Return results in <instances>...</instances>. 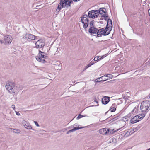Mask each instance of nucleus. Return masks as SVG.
<instances>
[{
  "label": "nucleus",
  "mask_w": 150,
  "mask_h": 150,
  "mask_svg": "<svg viewBox=\"0 0 150 150\" xmlns=\"http://www.w3.org/2000/svg\"><path fill=\"white\" fill-rule=\"evenodd\" d=\"M83 128V127H74V128L73 129L74 131L79 130L80 129H82Z\"/></svg>",
  "instance_id": "nucleus-26"
},
{
  "label": "nucleus",
  "mask_w": 150,
  "mask_h": 150,
  "mask_svg": "<svg viewBox=\"0 0 150 150\" xmlns=\"http://www.w3.org/2000/svg\"><path fill=\"white\" fill-rule=\"evenodd\" d=\"M136 116H137L138 117H138V118L137 119L139 120V121L140 120H142L143 118H142V117H141L139 115H136Z\"/></svg>",
  "instance_id": "nucleus-30"
},
{
  "label": "nucleus",
  "mask_w": 150,
  "mask_h": 150,
  "mask_svg": "<svg viewBox=\"0 0 150 150\" xmlns=\"http://www.w3.org/2000/svg\"><path fill=\"white\" fill-rule=\"evenodd\" d=\"M108 25L106 26L105 29L103 28L98 30L97 34V37H101L102 35L106 36L110 33L111 31L108 30Z\"/></svg>",
  "instance_id": "nucleus-3"
},
{
  "label": "nucleus",
  "mask_w": 150,
  "mask_h": 150,
  "mask_svg": "<svg viewBox=\"0 0 150 150\" xmlns=\"http://www.w3.org/2000/svg\"><path fill=\"white\" fill-rule=\"evenodd\" d=\"M11 129L13 130V132L15 133H19L20 132V130L18 129H13L12 128H11Z\"/></svg>",
  "instance_id": "nucleus-24"
},
{
  "label": "nucleus",
  "mask_w": 150,
  "mask_h": 150,
  "mask_svg": "<svg viewBox=\"0 0 150 150\" xmlns=\"http://www.w3.org/2000/svg\"><path fill=\"white\" fill-rule=\"evenodd\" d=\"M146 150H150V148L149 149H148Z\"/></svg>",
  "instance_id": "nucleus-45"
},
{
  "label": "nucleus",
  "mask_w": 150,
  "mask_h": 150,
  "mask_svg": "<svg viewBox=\"0 0 150 150\" xmlns=\"http://www.w3.org/2000/svg\"><path fill=\"white\" fill-rule=\"evenodd\" d=\"M149 15L150 16V9L148 10Z\"/></svg>",
  "instance_id": "nucleus-40"
},
{
  "label": "nucleus",
  "mask_w": 150,
  "mask_h": 150,
  "mask_svg": "<svg viewBox=\"0 0 150 150\" xmlns=\"http://www.w3.org/2000/svg\"><path fill=\"white\" fill-rule=\"evenodd\" d=\"M12 108L13 109V110H15V105H13L11 106Z\"/></svg>",
  "instance_id": "nucleus-35"
},
{
  "label": "nucleus",
  "mask_w": 150,
  "mask_h": 150,
  "mask_svg": "<svg viewBox=\"0 0 150 150\" xmlns=\"http://www.w3.org/2000/svg\"><path fill=\"white\" fill-rule=\"evenodd\" d=\"M25 128L28 129H32V127L30 124L28 122L25 121L24 125Z\"/></svg>",
  "instance_id": "nucleus-16"
},
{
  "label": "nucleus",
  "mask_w": 150,
  "mask_h": 150,
  "mask_svg": "<svg viewBox=\"0 0 150 150\" xmlns=\"http://www.w3.org/2000/svg\"><path fill=\"white\" fill-rule=\"evenodd\" d=\"M16 114L17 115H20V113L19 112H16Z\"/></svg>",
  "instance_id": "nucleus-38"
},
{
  "label": "nucleus",
  "mask_w": 150,
  "mask_h": 150,
  "mask_svg": "<svg viewBox=\"0 0 150 150\" xmlns=\"http://www.w3.org/2000/svg\"><path fill=\"white\" fill-rule=\"evenodd\" d=\"M113 130L114 129H113V131H112V130L110 129H106V131H107V132L106 133V135L111 134L113 133Z\"/></svg>",
  "instance_id": "nucleus-23"
},
{
  "label": "nucleus",
  "mask_w": 150,
  "mask_h": 150,
  "mask_svg": "<svg viewBox=\"0 0 150 150\" xmlns=\"http://www.w3.org/2000/svg\"><path fill=\"white\" fill-rule=\"evenodd\" d=\"M15 86L14 82L8 81L6 83L5 87L8 92L11 94L14 93V91L13 89Z\"/></svg>",
  "instance_id": "nucleus-4"
},
{
  "label": "nucleus",
  "mask_w": 150,
  "mask_h": 150,
  "mask_svg": "<svg viewBox=\"0 0 150 150\" xmlns=\"http://www.w3.org/2000/svg\"><path fill=\"white\" fill-rule=\"evenodd\" d=\"M135 108L132 111V112L130 113L128 115V116H129V117H130L131 116V114H132L133 112H134V110H135Z\"/></svg>",
  "instance_id": "nucleus-29"
},
{
  "label": "nucleus",
  "mask_w": 150,
  "mask_h": 150,
  "mask_svg": "<svg viewBox=\"0 0 150 150\" xmlns=\"http://www.w3.org/2000/svg\"><path fill=\"white\" fill-rule=\"evenodd\" d=\"M138 129H139V128L138 127H137L136 128H133V131L134 132H135L136 131H137V130H138Z\"/></svg>",
  "instance_id": "nucleus-32"
},
{
  "label": "nucleus",
  "mask_w": 150,
  "mask_h": 150,
  "mask_svg": "<svg viewBox=\"0 0 150 150\" xmlns=\"http://www.w3.org/2000/svg\"><path fill=\"white\" fill-rule=\"evenodd\" d=\"M79 126V125H78L76 124H75L73 125V127L76 126Z\"/></svg>",
  "instance_id": "nucleus-39"
},
{
  "label": "nucleus",
  "mask_w": 150,
  "mask_h": 150,
  "mask_svg": "<svg viewBox=\"0 0 150 150\" xmlns=\"http://www.w3.org/2000/svg\"><path fill=\"white\" fill-rule=\"evenodd\" d=\"M95 22V21H94L92 20L89 23V25L90 26V27H94V23Z\"/></svg>",
  "instance_id": "nucleus-25"
},
{
  "label": "nucleus",
  "mask_w": 150,
  "mask_h": 150,
  "mask_svg": "<svg viewBox=\"0 0 150 150\" xmlns=\"http://www.w3.org/2000/svg\"><path fill=\"white\" fill-rule=\"evenodd\" d=\"M36 36L32 34L29 33H26L23 35L22 38V41L26 42L27 41L32 40L35 39Z\"/></svg>",
  "instance_id": "nucleus-5"
},
{
  "label": "nucleus",
  "mask_w": 150,
  "mask_h": 150,
  "mask_svg": "<svg viewBox=\"0 0 150 150\" xmlns=\"http://www.w3.org/2000/svg\"><path fill=\"white\" fill-rule=\"evenodd\" d=\"M110 100V97L107 96L104 97L102 99V102L103 104H107Z\"/></svg>",
  "instance_id": "nucleus-13"
},
{
  "label": "nucleus",
  "mask_w": 150,
  "mask_h": 150,
  "mask_svg": "<svg viewBox=\"0 0 150 150\" xmlns=\"http://www.w3.org/2000/svg\"><path fill=\"white\" fill-rule=\"evenodd\" d=\"M116 109L115 107H113L111 108L110 110V111L112 112H115L116 110Z\"/></svg>",
  "instance_id": "nucleus-27"
},
{
  "label": "nucleus",
  "mask_w": 150,
  "mask_h": 150,
  "mask_svg": "<svg viewBox=\"0 0 150 150\" xmlns=\"http://www.w3.org/2000/svg\"><path fill=\"white\" fill-rule=\"evenodd\" d=\"M139 117L137 116H134L130 120L131 123L132 124H134L136 122H137L139 121V120L137 119Z\"/></svg>",
  "instance_id": "nucleus-14"
},
{
  "label": "nucleus",
  "mask_w": 150,
  "mask_h": 150,
  "mask_svg": "<svg viewBox=\"0 0 150 150\" xmlns=\"http://www.w3.org/2000/svg\"><path fill=\"white\" fill-rule=\"evenodd\" d=\"M35 47L36 48H43L45 45V42L44 40L40 39L37 41L35 43Z\"/></svg>",
  "instance_id": "nucleus-8"
},
{
  "label": "nucleus",
  "mask_w": 150,
  "mask_h": 150,
  "mask_svg": "<svg viewBox=\"0 0 150 150\" xmlns=\"http://www.w3.org/2000/svg\"><path fill=\"white\" fill-rule=\"evenodd\" d=\"M139 115L141 117H142V118H143L145 116V115L144 114H142Z\"/></svg>",
  "instance_id": "nucleus-34"
},
{
  "label": "nucleus",
  "mask_w": 150,
  "mask_h": 150,
  "mask_svg": "<svg viewBox=\"0 0 150 150\" xmlns=\"http://www.w3.org/2000/svg\"><path fill=\"white\" fill-rule=\"evenodd\" d=\"M72 2V1L69 0H64L63 1L60 0L56 11L57 14L59 13L60 11L62 8H67L70 7L71 6Z\"/></svg>",
  "instance_id": "nucleus-1"
},
{
  "label": "nucleus",
  "mask_w": 150,
  "mask_h": 150,
  "mask_svg": "<svg viewBox=\"0 0 150 150\" xmlns=\"http://www.w3.org/2000/svg\"><path fill=\"white\" fill-rule=\"evenodd\" d=\"M97 10H92L89 11L88 13V17L92 18H96L99 15Z\"/></svg>",
  "instance_id": "nucleus-7"
},
{
  "label": "nucleus",
  "mask_w": 150,
  "mask_h": 150,
  "mask_svg": "<svg viewBox=\"0 0 150 150\" xmlns=\"http://www.w3.org/2000/svg\"><path fill=\"white\" fill-rule=\"evenodd\" d=\"M117 118V117H115L114 118H113L112 120H113V121H114L115 120H116L117 119V118Z\"/></svg>",
  "instance_id": "nucleus-42"
},
{
  "label": "nucleus",
  "mask_w": 150,
  "mask_h": 150,
  "mask_svg": "<svg viewBox=\"0 0 150 150\" xmlns=\"http://www.w3.org/2000/svg\"><path fill=\"white\" fill-rule=\"evenodd\" d=\"M69 133H70V131H69H69H68L67 132V134H69Z\"/></svg>",
  "instance_id": "nucleus-44"
},
{
  "label": "nucleus",
  "mask_w": 150,
  "mask_h": 150,
  "mask_svg": "<svg viewBox=\"0 0 150 150\" xmlns=\"http://www.w3.org/2000/svg\"><path fill=\"white\" fill-rule=\"evenodd\" d=\"M3 38L6 44L11 43L12 40V37L9 35L4 36Z\"/></svg>",
  "instance_id": "nucleus-10"
},
{
  "label": "nucleus",
  "mask_w": 150,
  "mask_h": 150,
  "mask_svg": "<svg viewBox=\"0 0 150 150\" xmlns=\"http://www.w3.org/2000/svg\"><path fill=\"white\" fill-rule=\"evenodd\" d=\"M113 75L111 74H108L106 75H104L97 79L100 80V81H98L97 82H103L109 79L112 78Z\"/></svg>",
  "instance_id": "nucleus-9"
},
{
  "label": "nucleus",
  "mask_w": 150,
  "mask_h": 150,
  "mask_svg": "<svg viewBox=\"0 0 150 150\" xmlns=\"http://www.w3.org/2000/svg\"><path fill=\"white\" fill-rule=\"evenodd\" d=\"M0 42H1V43H3L4 42V41L2 40H0Z\"/></svg>",
  "instance_id": "nucleus-43"
},
{
  "label": "nucleus",
  "mask_w": 150,
  "mask_h": 150,
  "mask_svg": "<svg viewBox=\"0 0 150 150\" xmlns=\"http://www.w3.org/2000/svg\"><path fill=\"white\" fill-rule=\"evenodd\" d=\"M150 106V102L146 100L142 102L140 105V110L143 112H148L149 110V108Z\"/></svg>",
  "instance_id": "nucleus-2"
},
{
  "label": "nucleus",
  "mask_w": 150,
  "mask_h": 150,
  "mask_svg": "<svg viewBox=\"0 0 150 150\" xmlns=\"http://www.w3.org/2000/svg\"><path fill=\"white\" fill-rule=\"evenodd\" d=\"M91 65H90V64L89 63L86 67L85 68L84 70H86L87 68H88L89 67H90Z\"/></svg>",
  "instance_id": "nucleus-31"
},
{
  "label": "nucleus",
  "mask_w": 150,
  "mask_h": 150,
  "mask_svg": "<svg viewBox=\"0 0 150 150\" xmlns=\"http://www.w3.org/2000/svg\"><path fill=\"white\" fill-rule=\"evenodd\" d=\"M99 132L101 134L103 135L106 134V133H107V131H106V128H102L101 129H100L99 130Z\"/></svg>",
  "instance_id": "nucleus-17"
},
{
  "label": "nucleus",
  "mask_w": 150,
  "mask_h": 150,
  "mask_svg": "<svg viewBox=\"0 0 150 150\" xmlns=\"http://www.w3.org/2000/svg\"><path fill=\"white\" fill-rule=\"evenodd\" d=\"M149 64H150V61L149 62Z\"/></svg>",
  "instance_id": "nucleus-48"
},
{
  "label": "nucleus",
  "mask_w": 150,
  "mask_h": 150,
  "mask_svg": "<svg viewBox=\"0 0 150 150\" xmlns=\"http://www.w3.org/2000/svg\"><path fill=\"white\" fill-rule=\"evenodd\" d=\"M105 55L102 56L101 57H100L99 56H97L95 57L94 58V60L95 61H97L98 60H100L102 59L103 58L105 57Z\"/></svg>",
  "instance_id": "nucleus-19"
},
{
  "label": "nucleus",
  "mask_w": 150,
  "mask_h": 150,
  "mask_svg": "<svg viewBox=\"0 0 150 150\" xmlns=\"http://www.w3.org/2000/svg\"><path fill=\"white\" fill-rule=\"evenodd\" d=\"M98 11V13L99 14H102L104 13H107L106 12V9L104 8H99Z\"/></svg>",
  "instance_id": "nucleus-15"
},
{
  "label": "nucleus",
  "mask_w": 150,
  "mask_h": 150,
  "mask_svg": "<svg viewBox=\"0 0 150 150\" xmlns=\"http://www.w3.org/2000/svg\"><path fill=\"white\" fill-rule=\"evenodd\" d=\"M90 65L91 66L93 64H94V62H93L92 61L91 62L89 63Z\"/></svg>",
  "instance_id": "nucleus-36"
},
{
  "label": "nucleus",
  "mask_w": 150,
  "mask_h": 150,
  "mask_svg": "<svg viewBox=\"0 0 150 150\" xmlns=\"http://www.w3.org/2000/svg\"><path fill=\"white\" fill-rule=\"evenodd\" d=\"M84 116H83V115L81 114H79L78 115V116L77 117L76 119L77 120H78L81 118L82 117H83Z\"/></svg>",
  "instance_id": "nucleus-28"
},
{
  "label": "nucleus",
  "mask_w": 150,
  "mask_h": 150,
  "mask_svg": "<svg viewBox=\"0 0 150 150\" xmlns=\"http://www.w3.org/2000/svg\"><path fill=\"white\" fill-rule=\"evenodd\" d=\"M147 0H145V1H143V4H145L146 3V1Z\"/></svg>",
  "instance_id": "nucleus-41"
},
{
  "label": "nucleus",
  "mask_w": 150,
  "mask_h": 150,
  "mask_svg": "<svg viewBox=\"0 0 150 150\" xmlns=\"http://www.w3.org/2000/svg\"><path fill=\"white\" fill-rule=\"evenodd\" d=\"M81 20L82 23L83 24V28L86 29L87 28L89 23V20L87 15H84L81 17Z\"/></svg>",
  "instance_id": "nucleus-6"
},
{
  "label": "nucleus",
  "mask_w": 150,
  "mask_h": 150,
  "mask_svg": "<svg viewBox=\"0 0 150 150\" xmlns=\"http://www.w3.org/2000/svg\"><path fill=\"white\" fill-rule=\"evenodd\" d=\"M34 123L35 124V125L37 126V127H39V124H38V122L36 121H34Z\"/></svg>",
  "instance_id": "nucleus-33"
},
{
  "label": "nucleus",
  "mask_w": 150,
  "mask_h": 150,
  "mask_svg": "<svg viewBox=\"0 0 150 150\" xmlns=\"http://www.w3.org/2000/svg\"><path fill=\"white\" fill-rule=\"evenodd\" d=\"M106 20L107 21V25L106 26H108V30L111 31L112 28V21L111 20L109 19V18H108V19Z\"/></svg>",
  "instance_id": "nucleus-12"
},
{
  "label": "nucleus",
  "mask_w": 150,
  "mask_h": 150,
  "mask_svg": "<svg viewBox=\"0 0 150 150\" xmlns=\"http://www.w3.org/2000/svg\"><path fill=\"white\" fill-rule=\"evenodd\" d=\"M39 56L40 57H42V58H45L47 56L45 55V54L43 52L39 50Z\"/></svg>",
  "instance_id": "nucleus-18"
},
{
  "label": "nucleus",
  "mask_w": 150,
  "mask_h": 150,
  "mask_svg": "<svg viewBox=\"0 0 150 150\" xmlns=\"http://www.w3.org/2000/svg\"><path fill=\"white\" fill-rule=\"evenodd\" d=\"M61 64L59 62V63L55 64H54V67L56 69L58 70L59 69H61V67H60Z\"/></svg>",
  "instance_id": "nucleus-21"
},
{
  "label": "nucleus",
  "mask_w": 150,
  "mask_h": 150,
  "mask_svg": "<svg viewBox=\"0 0 150 150\" xmlns=\"http://www.w3.org/2000/svg\"><path fill=\"white\" fill-rule=\"evenodd\" d=\"M70 128H71L70 127H69V129H70Z\"/></svg>",
  "instance_id": "nucleus-47"
},
{
  "label": "nucleus",
  "mask_w": 150,
  "mask_h": 150,
  "mask_svg": "<svg viewBox=\"0 0 150 150\" xmlns=\"http://www.w3.org/2000/svg\"><path fill=\"white\" fill-rule=\"evenodd\" d=\"M111 81H109L108 82H110Z\"/></svg>",
  "instance_id": "nucleus-46"
},
{
  "label": "nucleus",
  "mask_w": 150,
  "mask_h": 150,
  "mask_svg": "<svg viewBox=\"0 0 150 150\" xmlns=\"http://www.w3.org/2000/svg\"><path fill=\"white\" fill-rule=\"evenodd\" d=\"M109 142L110 143L111 142L110 141V142Z\"/></svg>",
  "instance_id": "nucleus-49"
},
{
  "label": "nucleus",
  "mask_w": 150,
  "mask_h": 150,
  "mask_svg": "<svg viewBox=\"0 0 150 150\" xmlns=\"http://www.w3.org/2000/svg\"><path fill=\"white\" fill-rule=\"evenodd\" d=\"M98 29L94 27H90L88 30L89 32L91 34H97Z\"/></svg>",
  "instance_id": "nucleus-11"
},
{
  "label": "nucleus",
  "mask_w": 150,
  "mask_h": 150,
  "mask_svg": "<svg viewBox=\"0 0 150 150\" xmlns=\"http://www.w3.org/2000/svg\"><path fill=\"white\" fill-rule=\"evenodd\" d=\"M69 131H70V132H73L74 131L73 129H71V130H69Z\"/></svg>",
  "instance_id": "nucleus-37"
},
{
  "label": "nucleus",
  "mask_w": 150,
  "mask_h": 150,
  "mask_svg": "<svg viewBox=\"0 0 150 150\" xmlns=\"http://www.w3.org/2000/svg\"><path fill=\"white\" fill-rule=\"evenodd\" d=\"M44 59L40 57H36L37 60L42 62H44L45 61Z\"/></svg>",
  "instance_id": "nucleus-20"
},
{
  "label": "nucleus",
  "mask_w": 150,
  "mask_h": 150,
  "mask_svg": "<svg viewBox=\"0 0 150 150\" xmlns=\"http://www.w3.org/2000/svg\"><path fill=\"white\" fill-rule=\"evenodd\" d=\"M102 17H103L105 20H107L109 18L108 14L106 13H104L102 14Z\"/></svg>",
  "instance_id": "nucleus-22"
}]
</instances>
